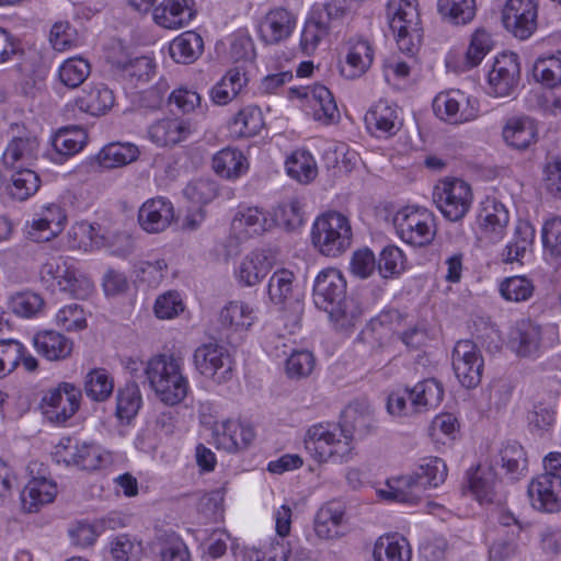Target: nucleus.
Masks as SVG:
<instances>
[{"label": "nucleus", "instance_id": "obj_1", "mask_svg": "<svg viewBox=\"0 0 561 561\" xmlns=\"http://www.w3.org/2000/svg\"><path fill=\"white\" fill-rule=\"evenodd\" d=\"M313 302L325 311L337 329H348L360 319L362 308L346 296V280L342 273L333 267L321 271L313 284Z\"/></svg>", "mask_w": 561, "mask_h": 561}, {"label": "nucleus", "instance_id": "obj_2", "mask_svg": "<svg viewBox=\"0 0 561 561\" xmlns=\"http://www.w3.org/2000/svg\"><path fill=\"white\" fill-rule=\"evenodd\" d=\"M447 466L438 457H428L422 460L417 469L409 476H402L388 482L387 489L379 490V495L389 501L400 503H416L426 488H437L447 477Z\"/></svg>", "mask_w": 561, "mask_h": 561}, {"label": "nucleus", "instance_id": "obj_3", "mask_svg": "<svg viewBox=\"0 0 561 561\" xmlns=\"http://www.w3.org/2000/svg\"><path fill=\"white\" fill-rule=\"evenodd\" d=\"M145 375L150 388L164 404L172 407L186 398L188 381L182 373L181 358L157 355L147 363Z\"/></svg>", "mask_w": 561, "mask_h": 561}, {"label": "nucleus", "instance_id": "obj_4", "mask_svg": "<svg viewBox=\"0 0 561 561\" xmlns=\"http://www.w3.org/2000/svg\"><path fill=\"white\" fill-rule=\"evenodd\" d=\"M311 241L324 256L337 257L352 245L353 231L350 219L341 213L328 211L313 222Z\"/></svg>", "mask_w": 561, "mask_h": 561}, {"label": "nucleus", "instance_id": "obj_5", "mask_svg": "<svg viewBox=\"0 0 561 561\" xmlns=\"http://www.w3.org/2000/svg\"><path fill=\"white\" fill-rule=\"evenodd\" d=\"M387 16L400 50L413 54L422 38L416 0H389Z\"/></svg>", "mask_w": 561, "mask_h": 561}, {"label": "nucleus", "instance_id": "obj_6", "mask_svg": "<svg viewBox=\"0 0 561 561\" xmlns=\"http://www.w3.org/2000/svg\"><path fill=\"white\" fill-rule=\"evenodd\" d=\"M306 448L320 462L348 460L352 451L351 436L330 424H316L311 426L305 439Z\"/></svg>", "mask_w": 561, "mask_h": 561}, {"label": "nucleus", "instance_id": "obj_7", "mask_svg": "<svg viewBox=\"0 0 561 561\" xmlns=\"http://www.w3.org/2000/svg\"><path fill=\"white\" fill-rule=\"evenodd\" d=\"M399 237L414 247L430 244L436 234L435 216L426 208H404L393 218Z\"/></svg>", "mask_w": 561, "mask_h": 561}, {"label": "nucleus", "instance_id": "obj_8", "mask_svg": "<svg viewBox=\"0 0 561 561\" xmlns=\"http://www.w3.org/2000/svg\"><path fill=\"white\" fill-rule=\"evenodd\" d=\"M473 195L470 185L460 179H444L434 187L433 201L450 221L461 220L469 211Z\"/></svg>", "mask_w": 561, "mask_h": 561}, {"label": "nucleus", "instance_id": "obj_9", "mask_svg": "<svg viewBox=\"0 0 561 561\" xmlns=\"http://www.w3.org/2000/svg\"><path fill=\"white\" fill-rule=\"evenodd\" d=\"M196 370L217 383H224L232 378L233 360L228 350L209 342L198 346L193 355Z\"/></svg>", "mask_w": 561, "mask_h": 561}, {"label": "nucleus", "instance_id": "obj_10", "mask_svg": "<svg viewBox=\"0 0 561 561\" xmlns=\"http://www.w3.org/2000/svg\"><path fill=\"white\" fill-rule=\"evenodd\" d=\"M484 362L480 348L471 340H460L453 350V369L459 382L473 389L482 379Z\"/></svg>", "mask_w": 561, "mask_h": 561}, {"label": "nucleus", "instance_id": "obj_11", "mask_svg": "<svg viewBox=\"0 0 561 561\" xmlns=\"http://www.w3.org/2000/svg\"><path fill=\"white\" fill-rule=\"evenodd\" d=\"M537 18L536 0H506L501 15L505 30L519 39H527L534 34Z\"/></svg>", "mask_w": 561, "mask_h": 561}, {"label": "nucleus", "instance_id": "obj_12", "mask_svg": "<svg viewBox=\"0 0 561 561\" xmlns=\"http://www.w3.org/2000/svg\"><path fill=\"white\" fill-rule=\"evenodd\" d=\"M82 393L81 389L70 382H60L44 396V414L48 421L62 424L79 409Z\"/></svg>", "mask_w": 561, "mask_h": 561}, {"label": "nucleus", "instance_id": "obj_13", "mask_svg": "<svg viewBox=\"0 0 561 561\" xmlns=\"http://www.w3.org/2000/svg\"><path fill=\"white\" fill-rule=\"evenodd\" d=\"M531 506L540 512L554 513L561 510V476L556 472L539 474L527 490Z\"/></svg>", "mask_w": 561, "mask_h": 561}, {"label": "nucleus", "instance_id": "obj_14", "mask_svg": "<svg viewBox=\"0 0 561 561\" xmlns=\"http://www.w3.org/2000/svg\"><path fill=\"white\" fill-rule=\"evenodd\" d=\"M477 101L467 98L459 90L439 93L433 102L435 113L450 123L472 121L478 115Z\"/></svg>", "mask_w": 561, "mask_h": 561}, {"label": "nucleus", "instance_id": "obj_15", "mask_svg": "<svg viewBox=\"0 0 561 561\" xmlns=\"http://www.w3.org/2000/svg\"><path fill=\"white\" fill-rule=\"evenodd\" d=\"M519 76L518 56L514 53L500 55L489 72L490 93L495 96L511 95L517 88Z\"/></svg>", "mask_w": 561, "mask_h": 561}, {"label": "nucleus", "instance_id": "obj_16", "mask_svg": "<svg viewBox=\"0 0 561 561\" xmlns=\"http://www.w3.org/2000/svg\"><path fill=\"white\" fill-rule=\"evenodd\" d=\"M297 16L284 7L271 9L260 21L259 35L266 45L288 39L296 28Z\"/></svg>", "mask_w": 561, "mask_h": 561}, {"label": "nucleus", "instance_id": "obj_17", "mask_svg": "<svg viewBox=\"0 0 561 561\" xmlns=\"http://www.w3.org/2000/svg\"><path fill=\"white\" fill-rule=\"evenodd\" d=\"M174 219V208L170 201L158 197L142 204L138 211L140 227L150 233L165 230Z\"/></svg>", "mask_w": 561, "mask_h": 561}, {"label": "nucleus", "instance_id": "obj_18", "mask_svg": "<svg viewBox=\"0 0 561 561\" xmlns=\"http://www.w3.org/2000/svg\"><path fill=\"white\" fill-rule=\"evenodd\" d=\"M193 128L188 121L174 117L156 121L148 127V138L159 147L175 146L187 139Z\"/></svg>", "mask_w": 561, "mask_h": 561}, {"label": "nucleus", "instance_id": "obj_19", "mask_svg": "<svg viewBox=\"0 0 561 561\" xmlns=\"http://www.w3.org/2000/svg\"><path fill=\"white\" fill-rule=\"evenodd\" d=\"M502 136L508 147L524 151L537 142L538 127L528 116H515L506 121Z\"/></svg>", "mask_w": 561, "mask_h": 561}, {"label": "nucleus", "instance_id": "obj_20", "mask_svg": "<svg viewBox=\"0 0 561 561\" xmlns=\"http://www.w3.org/2000/svg\"><path fill=\"white\" fill-rule=\"evenodd\" d=\"M193 5V0H163L153 9V20L164 28L184 27L195 15Z\"/></svg>", "mask_w": 561, "mask_h": 561}, {"label": "nucleus", "instance_id": "obj_21", "mask_svg": "<svg viewBox=\"0 0 561 561\" xmlns=\"http://www.w3.org/2000/svg\"><path fill=\"white\" fill-rule=\"evenodd\" d=\"M345 508L341 503L329 502L314 516V531L321 539H337L345 535Z\"/></svg>", "mask_w": 561, "mask_h": 561}, {"label": "nucleus", "instance_id": "obj_22", "mask_svg": "<svg viewBox=\"0 0 561 561\" xmlns=\"http://www.w3.org/2000/svg\"><path fill=\"white\" fill-rule=\"evenodd\" d=\"M376 428L374 412L365 401H356L350 404L343 413L342 430L351 436L359 438L367 436Z\"/></svg>", "mask_w": 561, "mask_h": 561}, {"label": "nucleus", "instance_id": "obj_23", "mask_svg": "<svg viewBox=\"0 0 561 561\" xmlns=\"http://www.w3.org/2000/svg\"><path fill=\"white\" fill-rule=\"evenodd\" d=\"M508 210L495 198H486L481 206L478 224L481 230L492 240L502 238L508 224Z\"/></svg>", "mask_w": 561, "mask_h": 561}, {"label": "nucleus", "instance_id": "obj_24", "mask_svg": "<svg viewBox=\"0 0 561 561\" xmlns=\"http://www.w3.org/2000/svg\"><path fill=\"white\" fill-rule=\"evenodd\" d=\"M38 146L34 136L13 138L2 154L3 165L8 169L27 168L37 159Z\"/></svg>", "mask_w": 561, "mask_h": 561}, {"label": "nucleus", "instance_id": "obj_25", "mask_svg": "<svg viewBox=\"0 0 561 561\" xmlns=\"http://www.w3.org/2000/svg\"><path fill=\"white\" fill-rule=\"evenodd\" d=\"M57 485L45 477H33L21 492V503L25 512H36L42 505L54 501Z\"/></svg>", "mask_w": 561, "mask_h": 561}, {"label": "nucleus", "instance_id": "obj_26", "mask_svg": "<svg viewBox=\"0 0 561 561\" xmlns=\"http://www.w3.org/2000/svg\"><path fill=\"white\" fill-rule=\"evenodd\" d=\"M405 393L411 403L412 412H422L437 408L444 398V388L436 379H425L413 388H407Z\"/></svg>", "mask_w": 561, "mask_h": 561}, {"label": "nucleus", "instance_id": "obj_27", "mask_svg": "<svg viewBox=\"0 0 561 561\" xmlns=\"http://www.w3.org/2000/svg\"><path fill=\"white\" fill-rule=\"evenodd\" d=\"M373 60L374 49L367 41H351L345 64L341 67V73L346 79H356L370 68Z\"/></svg>", "mask_w": 561, "mask_h": 561}, {"label": "nucleus", "instance_id": "obj_28", "mask_svg": "<svg viewBox=\"0 0 561 561\" xmlns=\"http://www.w3.org/2000/svg\"><path fill=\"white\" fill-rule=\"evenodd\" d=\"M365 123L369 130L380 135L391 136L401 128L398 111L387 101H378L365 115Z\"/></svg>", "mask_w": 561, "mask_h": 561}, {"label": "nucleus", "instance_id": "obj_29", "mask_svg": "<svg viewBox=\"0 0 561 561\" xmlns=\"http://www.w3.org/2000/svg\"><path fill=\"white\" fill-rule=\"evenodd\" d=\"M114 101L113 91L105 84L99 83L89 90H83L82 94L75 100V105L83 113L99 116L112 108Z\"/></svg>", "mask_w": 561, "mask_h": 561}, {"label": "nucleus", "instance_id": "obj_30", "mask_svg": "<svg viewBox=\"0 0 561 561\" xmlns=\"http://www.w3.org/2000/svg\"><path fill=\"white\" fill-rule=\"evenodd\" d=\"M36 351L48 360H61L72 352V342L56 331L38 332L33 337Z\"/></svg>", "mask_w": 561, "mask_h": 561}, {"label": "nucleus", "instance_id": "obj_31", "mask_svg": "<svg viewBox=\"0 0 561 561\" xmlns=\"http://www.w3.org/2000/svg\"><path fill=\"white\" fill-rule=\"evenodd\" d=\"M65 449V462L82 470H96L105 462L101 447L92 443H76Z\"/></svg>", "mask_w": 561, "mask_h": 561}, {"label": "nucleus", "instance_id": "obj_32", "mask_svg": "<svg viewBox=\"0 0 561 561\" xmlns=\"http://www.w3.org/2000/svg\"><path fill=\"white\" fill-rule=\"evenodd\" d=\"M272 263L267 255L255 251L242 260L236 274L241 285L254 286L270 273Z\"/></svg>", "mask_w": 561, "mask_h": 561}, {"label": "nucleus", "instance_id": "obj_33", "mask_svg": "<svg viewBox=\"0 0 561 561\" xmlns=\"http://www.w3.org/2000/svg\"><path fill=\"white\" fill-rule=\"evenodd\" d=\"M373 556L375 561H410L411 548L404 537L383 535L376 540Z\"/></svg>", "mask_w": 561, "mask_h": 561}, {"label": "nucleus", "instance_id": "obj_34", "mask_svg": "<svg viewBox=\"0 0 561 561\" xmlns=\"http://www.w3.org/2000/svg\"><path fill=\"white\" fill-rule=\"evenodd\" d=\"M204 50V41L199 34L193 31L182 33L175 37L169 47L170 56L178 64L194 62Z\"/></svg>", "mask_w": 561, "mask_h": 561}, {"label": "nucleus", "instance_id": "obj_35", "mask_svg": "<svg viewBox=\"0 0 561 561\" xmlns=\"http://www.w3.org/2000/svg\"><path fill=\"white\" fill-rule=\"evenodd\" d=\"M248 78L240 68L229 69L226 75L210 90L213 102L217 105H226L233 100L247 84Z\"/></svg>", "mask_w": 561, "mask_h": 561}, {"label": "nucleus", "instance_id": "obj_36", "mask_svg": "<svg viewBox=\"0 0 561 561\" xmlns=\"http://www.w3.org/2000/svg\"><path fill=\"white\" fill-rule=\"evenodd\" d=\"M541 335L542 331L539 324L530 320L520 321L512 337L517 355L523 357L535 355L539 351Z\"/></svg>", "mask_w": 561, "mask_h": 561}, {"label": "nucleus", "instance_id": "obj_37", "mask_svg": "<svg viewBox=\"0 0 561 561\" xmlns=\"http://www.w3.org/2000/svg\"><path fill=\"white\" fill-rule=\"evenodd\" d=\"M138 147L130 142H113L105 146L96 156V161L104 169H114L137 160Z\"/></svg>", "mask_w": 561, "mask_h": 561}, {"label": "nucleus", "instance_id": "obj_38", "mask_svg": "<svg viewBox=\"0 0 561 561\" xmlns=\"http://www.w3.org/2000/svg\"><path fill=\"white\" fill-rule=\"evenodd\" d=\"M437 11L442 19L449 24L467 25L476 16V0H438Z\"/></svg>", "mask_w": 561, "mask_h": 561}, {"label": "nucleus", "instance_id": "obj_39", "mask_svg": "<svg viewBox=\"0 0 561 561\" xmlns=\"http://www.w3.org/2000/svg\"><path fill=\"white\" fill-rule=\"evenodd\" d=\"M264 126L263 115L257 106L241 108L233 117L230 129L238 138H250L260 133Z\"/></svg>", "mask_w": 561, "mask_h": 561}, {"label": "nucleus", "instance_id": "obj_40", "mask_svg": "<svg viewBox=\"0 0 561 561\" xmlns=\"http://www.w3.org/2000/svg\"><path fill=\"white\" fill-rule=\"evenodd\" d=\"M287 174L301 184L312 182L318 175L313 157L306 150H296L286 160Z\"/></svg>", "mask_w": 561, "mask_h": 561}, {"label": "nucleus", "instance_id": "obj_41", "mask_svg": "<svg viewBox=\"0 0 561 561\" xmlns=\"http://www.w3.org/2000/svg\"><path fill=\"white\" fill-rule=\"evenodd\" d=\"M245 161L247 159L241 151L225 148L214 156L213 169L222 178L236 179L245 171Z\"/></svg>", "mask_w": 561, "mask_h": 561}, {"label": "nucleus", "instance_id": "obj_42", "mask_svg": "<svg viewBox=\"0 0 561 561\" xmlns=\"http://www.w3.org/2000/svg\"><path fill=\"white\" fill-rule=\"evenodd\" d=\"M497 483L496 473L492 468L478 467L469 477V488L481 503L494 501Z\"/></svg>", "mask_w": 561, "mask_h": 561}, {"label": "nucleus", "instance_id": "obj_43", "mask_svg": "<svg viewBox=\"0 0 561 561\" xmlns=\"http://www.w3.org/2000/svg\"><path fill=\"white\" fill-rule=\"evenodd\" d=\"M116 67L121 76L135 87L148 82L156 71L154 61L147 56L118 62Z\"/></svg>", "mask_w": 561, "mask_h": 561}, {"label": "nucleus", "instance_id": "obj_44", "mask_svg": "<svg viewBox=\"0 0 561 561\" xmlns=\"http://www.w3.org/2000/svg\"><path fill=\"white\" fill-rule=\"evenodd\" d=\"M500 465L512 480L525 476L527 458L524 448L516 442L505 444L500 451Z\"/></svg>", "mask_w": 561, "mask_h": 561}, {"label": "nucleus", "instance_id": "obj_45", "mask_svg": "<svg viewBox=\"0 0 561 561\" xmlns=\"http://www.w3.org/2000/svg\"><path fill=\"white\" fill-rule=\"evenodd\" d=\"M536 81L547 88H554L561 83V50L549 56L539 57L533 67Z\"/></svg>", "mask_w": 561, "mask_h": 561}, {"label": "nucleus", "instance_id": "obj_46", "mask_svg": "<svg viewBox=\"0 0 561 561\" xmlns=\"http://www.w3.org/2000/svg\"><path fill=\"white\" fill-rule=\"evenodd\" d=\"M254 310L242 301H230L220 311V322L234 330H248L255 321Z\"/></svg>", "mask_w": 561, "mask_h": 561}, {"label": "nucleus", "instance_id": "obj_47", "mask_svg": "<svg viewBox=\"0 0 561 561\" xmlns=\"http://www.w3.org/2000/svg\"><path fill=\"white\" fill-rule=\"evenodd\" d=\"M535 237V230L526 221L518 222L515 227L514 238L506 245L502 256L506 263L519 261L526 251L531 247Z\"/></svg>", "mask_w": 561, "mask_h": 561}, {"label": "nucleus", "instance_id": "obj_48", "mask_svg": "<svg viewBox=\"0 0 561 561\" xmlns=\"http://www.w3.org/2000/svg\"><path fill=\"white\" fill-rule=\"evenodd\" d=\"M12 174L11 185L8 191L11 197L16 201L23 202L34 195L39 188V176L31 169H15Z\"/></svg>", "mask_w": 561, "mask_h": 561}, {"label": "nucleus", "instance_id": "obj_49", "mask_svg": "<svg viewBox=\"0 0 561 561\" xmlns=\"http://www.w3.org/2000/svg\"><path fill=\"white\" fill-rule=\"evenodd\" d=\"M232 228L243 231L248 237L261 234L267 229V217L257 207L239 209L233 217Z\"/></svg>", "mask_w": 561, "mask_h": 561}, {"label": "nucleus", "instance_id": "obj_50", "mask_svg": "<svg viewBox=\"0 0 561 561\" xmlns=\"http://www.w3.org/2000/svg\"><path fill=\"white\" fill-rule=\"evenodd\" d=\"M314 118L323 124L337 122L340 112L331 91L324 85L312 90Z\"/></svg>", "mask_w": 561, "mask_h": 561}, {"label": "nucleus", "instance_id": "obj_51", "mask_svg": "<svg viewBox=\"0 0 561 561\" xmlns=\"http://www.w3.org/2000/svg\"><path fill=\"white\" fill-rule=\"evenodd\" d=\"M113 389L114 381L104 369H92L84 378V392L93 401H105Z\"/></svg>", "mask_w": 561, "mask_h": 561}, {"label": "nucleus", "instance_id": "obj_52", "mask_svg": "<svg viewBox=\"0 0 561 561\" xmlns=\"http://www.w3.org/2000/svg\"><path fill=\"white\" fill-rule=\"evenodd\" d=\"M142 400L136 382H128L117 393L116 414L119 419L130 421L139 411Z\"/></svg>", "mask_w": 561, "mask_h": 561}, {"label": "nucleus", "instance_id": "obj_53", "mask_svg": "<svg viewBox=\"0 0 561 561\" xmlns=\"http://www.w3.org/2000/svg\"><path fill=\"white\" fill-rule=\"evenodd\" d=\"M91 67L88 60L72 57L62 62L59 68V79L68 88L81 85L89 77Z\"/></svg>", "mask_w": 561, "mask_h": 561}, {"label": "nucleus", "instance_id": "obj_54", "mask_svg": "<svg viewBox=\"0 0 561 561\" xmlns=\"http://www.w3.org/2000/svg\"><path fill=\"white\" fill-rule=\"evenodd\" d=\"M44 304L41 295L28 290L16 293L9 299V308L22 318H32L38 314L43 310Z\"/></svg>", "mask_w": 561, "mask_h": 561}, {"label": "nucleus", "instance_id": "obj_55", "mask_svg": "<svg viewBox=\"0 0 561 561\" xmlns=\"http://www.w3.org/2000/svg\"><path fill=\"white\" fill-rule=\"evenodd\" d=\"M73 266L62 256L49 257L41 267V278L48 285H56L59 289L64 285Z\"/></svg>", "mask_w": 561, "mask_h": 561}, {"label": "nucleus", "instance_id": "obj_56", "mask_svg": "<svg viewBox=\"0 0 561 561\" xmlns=\"http://www.w3.org/2000/svg\"><path fill=\"white\" fill-rule=\"evenodd\" d=\"M328 34L329 27L323 22L316 20L306 21L300 35L299 49L306 56L313 55L321 41Z\"/></svg>", "mask_w": 561, "mask_h": 561}, {"label": "nucleus", "instance_id": "obj_57", "mask_svg": "<svg viewBox=\"0 0 561 561\" xmlns=\"http://www.w3.org/2000/svg\"><path fill=\"white\" fill-rule=\"evenodd\" d=\"M295 275L288 270L276 271L268 282L270 299L277 305L285 304L293 295Z\"/></svg>", "mask_w": 561, "mask_h": 561}, {"label": "nucleus", "instance_id": "obj_58", "mask_svg": "<svg viewBox=\"0 0 561 561\" xmlns=\"http://www.w3.org/2000/svg\"><path fill=\"white\" fill-rule=\"evenodd\" d=\"M65 221L66 215L62 208L59 205L50 204L37 219V225H50V227L44 233L34 232L33 236L38 241H49L61 232Z\"/></svg>", "mask_w": 561, "mask_h": 561}, {"label": "nucleus", "instance_id": "obj_59", "mask_svg": "<svg viewBox=\"0 0 561 561\" xmlns=\"http://www.w3.org/2000/svg\"><path fill=\"white\" fill-rule=\"evenodd\" d=\"M493 45L492 37L485 28H477L471 35L469 47L466 51V64L470 68L478 66Z\"/></svg>", "mask_w": 561, "mask_h": 561}, {"label": "nucleus", "instance_id": "obj_60", "mask_svg": "<svg viewBox=\"0 0 561 561\" xmlns=\"http://www.w3.org/2000/svg\"><path fill=\"white\" fill-rule=\"evenodd\" d=\"M379 274L383 278L399 275L404 270V254L396 245H387L379 254L377 262Z\"/></svg>", "mask_w": 561, "mask_h": 561}, {"label": "nucleus", "instance_id": "obj_61", "mask_svg": "<svg viewBox=\"0 0 561 561\" xmlns=\"http://www.w3.org/2000/svg\"><path fill=\"white\" fill-rule=\"evenodd\" d=\"M274 220L287 231L298 229L304 222L300 203L296 199H291L278 205L274 210Z\"/></svg>", "mask_w": 561, "mask_h": 561}, {"label": "nucleus", "instance_id": "obj_62", "mask_svg": "<svg viewBox=\"0 0 561 561\" xmlns=\"http://www.w3.org/2000/svg\"><path fill=\"white\" fill-rule=\"evenodd\" d=\"M158 546L161 561H191L185 542L174 534L161 537Z\"/></svg>", "mask_w": 561, "mask_h": 561}, {"label": "nucleus", "instance_id": "obj_63", "mask_svg": "<svg viewBox=\"0 0 561 561\" xmlns=\"http://www.w3.org/2000/svg\"><path fill=\"white\" fill-rule=\"evenodd\" d=\"M534 286L524 276H513L501 283L500 291L504 299L510 301H525L533 295Z\"/></svg>", "mask_w": 561, "mask_h": 561}, {"label": "nucleus", "instance_id": "obj_64", "mask_svg": "<svg viewBox=\"0 0 561 561\" xmlns=\"http://www.w3.org/2000/svg\"><path fill=\"white\" fill-rule=\"evenodd\" d=\"M542 243L545 251L554 259L561 260V218L547 220L542 227Z\"/></svg>", "mask_w": 561, "mask_h": 561}]
</instances>
